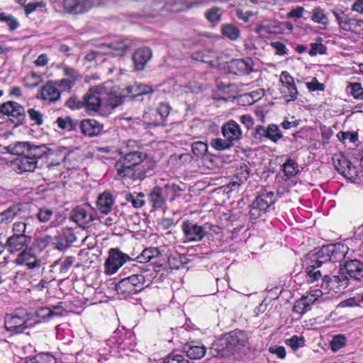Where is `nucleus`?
<instances>
[{
    "label": "nucleus",
    "mask_w": 363,
    "mask_h": 363,
    "mask_svg": "<svg viewBox=\"0 0 363 363\" xmlns=\"http://www.w3.org/2000/svg\"><path fill=\"white\" fill-rule=\"evenodd\" d=\"M8 116L16 125H22L26 121L24 107L13 101H7L0 104V118Z\"/></svg>",
    "instance_id": "obj_9"
},
{
    "label": "nucleus",
    "mask_w": 363,
    "mask_h": 363,
    "mask_svg": "<svg viewBox=\"0 0 363 363\" xmlns=\"http://www.w3.org/2000/svg\"><path fill=\"white\" fill-rule=\"evenodd\" d=\"M277 201V196L270 188L264 187L259 190L249 206V220L251 223H254L262 218Z\"/></svg>",
    "instance_id": "obj_4"
},
{
    "label": "nucleus",
    "mask_w": 363,
    "mask_h": 363,
    "mask_svg": "<svg viewBox=\"0 0 363 363\" xmlns=\"http://www.w3.org/2000/svg\"><path fill=\"white\" fill-rule=\"evenodd\" d=\"M281 167L284 176L289 179L294 177L299 172L298 163L291 157L286 159Z\"/></svg>",
    "instance_id": "obj_44"
},
{
    "label": "nucleus",
    "mask_w": 363,
    "mask_h": 363,
    "mask_svg": "<svg viewBox=\"0 0 363 363\" xmlns=\"http://www.w3.org/2000/svg\"><path fill=\"white\" fill-rule=\"evenodd\" d=\"M28 313L24 309H17L13 313L6 314L4 317V326L12 335L21 334L29 328Z\"/></svg>",
    "instance_id": "obj_6"
},
{
    "label": "nucleus",
    "mask_w": 363,
    "mask_h": 363,
    "mask_svg": "<svg viewBox=\"0 0 363 363\" xmlns=\"http://www.w3.org/2000/svg\"><path fill=\"white\" fill-rule=\"evenodd\" d=\"M34 363H61L51 352H40L35 355Z\"/></svg>",
    "instance_id": "obj_59"
},
{
    "label": "nucleus",
    "mask_w": 363,
    "mask_h": 363,
    "mask_svg": "<svg viewBox=\"0 0 363 363\" xmlns=\"http://www.w3.org/2000/svg\"><path fill=\"white\" fill-rule=\"evenodd\" d=\"M172 111L171 106L166 103H161L156 109V116H159V119L156 121L155 125H165L167 117Z\"/></svg>",
    "instance_id": "obj_43"
},
{
    "label": "nucleus",
    "mask_w": 363,
    "mask_h": 363,
    "mask_svg": "<svg viewBox=\"0 0 363 363\" xmlns=\"http://www.w3.org/2000/svg\"><path fill=\"white\" fill-rule=\"evenodd\" d=\"M162 189L163 192H164V194L166 200L168 199L170 201H174L177 196H180V193L182 190L179 185L175 184H167L164 185V187H162Z\"/></svg>",
    "instance_id": "obj_51"
},
{
    "label": "nucleus",
    "mask_w": 363,
    "mask_h": 363,
    "mask_svg": "<svg viewBox=\"0 0 363 363\" xmlns=\"http://www.w3.org/2000/svg\"><path fill=\"white\" fill-rule=\"evenodd\" d=\"M306 340L303 336L294 335L289 339L285 340V344L290 347L294 352L305 345Z\"/></svg>",
    "instance_id": "obj_55"
},
{
    "label": "nucleus",
    "mask_w": 363,
    "mask_h": 363,
    "mask_svg": "<svg viewBox=\"0 0 363 363\" xmlns=\"http://www.w3.org/2000/svg\"><path fill=\"white\" fill-rule=\"evenodd\" d=\"M32 247L27 248L18 254L17 257L14 260V263L18 265H25L29 269H34L40 265V260Z\"/></svg>",
    "instance_id": "obj_28"
},
{
    "label": "nucleus",
    "mask_w": 363,
    "mask_h": 363,
    "mask_svg": "<svg viewBox=\"0 0 363 363\" xmlns=\"http://www.w3.org/2000/svg\"><path fill=\"white\" fill-rule=\"evenodd\" d=\"M114 198L109 191H104L97 198L96 206V210L102 214L108 215L113 210Z\"/></svg>",
    "instance_id": "obj_32"
},
{
    "label": "nucleus",
    "mask_w": 363,
    "mask_h": 363,
    "mask_svg": "<svg viewBox=\"0 0 363 363\" xmlns=\"http://www.w3.org/2000/svg\"><path fill=\"white\" fill-rule=\"evenodd\" d=\"M160 254V250L157 247H147L135 258V260L139 263L145 264L157 258Z\"/></svg>",
    "instance_id": "obj_37"
},
{
    "label": "nucleus",
    "mask_w": 363,
    "mask_h": 363,
    "mask_svg": "<svg viewBox=\"0 0 363 363\" xmlns=\"http://www.w3.org/2000/svg\"><path fill=\"white\" fill-rule=\"evenodd\" d=\"M253 61L250 57L233 59L229 62L228 69L231 74L238 76L249 74L253 69Z\"/></svg>",
    "instance_id": "obj_21"
},
{
    "label": "nucleus",
    "mask_w": 363,
    "mask_h": 363,
    "mask_svg": "<svg viewBox=\"0 0 363 363\" xmlns=\"http://www.w3.org/2000/svg\"><path fill=\"white\" fill-rule=\"evenodd\" d=\"M50 151V149L46 145H35L33 143L29 142L19 157L32 156L35 157L37 156H45V157H48Z\"/></svg>",
    "instance_id": "obj_35"
},
{
    "label": "nucleus",
    "mask_w": 363,
    "mask_h": 363,
    "mask_svg": "<svg viewBox=\"0 0 363 363\" xmlns=\"http://www.w3.org/2000/svg\"><path fill=\"white\" fill-rule=\"evenodd\" d=\"M30 120L33 123V125L40 126L44 123L43 114L39 110L35 108H30L27 111Z\"/></svg>",
    "instance_id": "obj_58"
},
{
    "label": "nucleus",
    "mask_w": 363,
    "mask_h": 363,
    "mask_svg": "<svg viewBox=\"0 0 363 363\" xmlns=\"http://www.w3.org/2000/svg\"><path fill=\"white\" fill-rule=\"evenodd\" d=\"M250 169L248 166L242 163L240 167L238 169V172L236 174V180L230 182L229 186L233 189H235V186H239L245 182L247 181L250 176Z\"/></svg>",
    "instance_id": "obj_38"
},
{
    "label": "nucleus",
    "mask_w": 363,
    "mask_h": 363,
    "mask_svg": "<svg viewBox=\"0 0 363 363\" xmlns=\"http://www.w3.org/2000/svg\"><path fill=\"white\" fill-rule=\"evenodd\" d=\"M77 240L74 230L71 228H63L56 236V248L64 250L70 247Z\"/></svg>",
    "instance_id": "obj_30"
},
{
    "label": "nucleus",
    "mask_w": 363,
    "mask_h": 363,
    "mask_svg": "<svg viewBox=\"0 0 363 363\" xmlns=\"http://www.w3.org/2000/svg\"><path fill=\"white\" fill-rule=\"evenodd\" d=\"M347 90L350 91V93L355 99L363 100V87L360 83H350L347 86Z\"/></svg>",
    "instance_id": "obj_60"
},
{
    "label": "nucleus",
    "mask_w": 363,
    "mask_h": 363,
    "mask_svg": "<svg viewBox=\"0 0 363 363\" xmlns=\"http://www.w3.org/2000/svg\"><path fill=\"white\" fill-rule=\"evenodd\" d=\"M56 67L62 70L63 75L65 77V79H69L70 82L75 84L82 79V76L77 69L65 63L58 64Z\"/></svg>",
    "instance_id": "obj_39"
},
{
    "label": "nucleus",
    "mask_w": 363,
    "mask_h": 363,
    "mask_svg": "<svg viewBox=\"0 0 363 363\" xmlns=\"http://www.w3.org/2000/svg\"><path fill=\"white\" fill-rule=\"evenodd\" d=\"M107 47L111 49L114 55H123L125 52L128 51L130 48V45L125 40H115L111 41Z\"/></svg>",
    "instance_id": "obj_45"
},
{
    "label": "nucleus",
    "mask_w": 363,
    "mask_h": 363,
    "mask_svg": "<svg viewBox=\"0 0 363 363\" xmlns=\"http://www.w3.org/2000/svg\"><path fill=\"white\" fill-rule=\"evenodd\" d=\"M26 205L23 203H15L0 212L1 223H10L16 218H25Z\"/></svg>",
    "instance_id": "obj_20"
},
{
    "label": "nucleus",
    "mask_w": 363,
    "mask_h": 363,
    "mask_svg": "<svg viewBox=\"0 0 363 363\" xmlns=\"http://www.w3.org/2000/svg\"><path fill=\"white\" fill-rule=\"evenodd\" d=\"M94 6L92 0H63L62 8L70 15H80L90 11Z\"/></svg>",
    "instance_id": "obj_16"
},
{
    "label": "nucleus",
    "mask_w": 363,
    "mask_h": 363,
    "mask_svg": "<svg viewBox=\"0 0 363 363\" xmlns=\"http://www.w3.org/2000/svg\"><path fill=\"white\" fill-rule=\"evenodd\" d=\"M228 338L234 343V347L236 350H239L244 347L247 342L248 337L245 331L233 330L228 333Z\"/></svg>",
    "instance_id": "obj_36"
},
{
    "label": "nucleus",
    "mask_w": 363,
    "mask_h": 363,
    "mask_svg": "<svg viewBox=\"0 0 363 363\" xmlns=\"http://www.w3.org/2000/svg\"><path fill=\"white\" fill-rule=\"evenodd\" d=\"M27 229L28 223L26 222L16 221L12 224V234L7 238L5 243V248L10 254H18L28 248L32 237Z\"/></svg>",
    "instance_id": "obj_3"
},
{
    "label": "nucleus",
    "mask_w": 363,
    "mask_h": 363,
    "mask_svg": "<svg viewBox=\"0 0 363 363\" xmlns=\"http://www.w3.org/2000/svg\"><path fill=\"white\" fill-rule=\"evenodd\" d=\"M204 17L211 26H217L222 19L221 8L217 6H212L205 11Z\"/></svg>",
    "instance_id": "obj_41"
},
{
    "label": "nucleus",
    "mask_w": 363,
    "mask_h": 363,
    "mask_svg": "<svg viewBox=\"0 0 363 363\" xmlns=\"http://www.w3.org/2000/svg\"><path fill=\"white\" fill-rule=\"evenodd\" d=\"M182 230L187 242H199L204 238L206 233V225H199L191 220H185L182 224Z\"/></svg>",
    "instance_id": "obj_13"
},
{
    "label": "nucleus",
    "mask_w": 363,
    "mask_h": 363,
    "mask_svg": "<svg viewBox=\"0 0 363 363\" xmlns=\"http://www.w3.org/2000/svg\"><path fill=\"white\" fill-rule=\"evenodd\" d=\"M162 363H189L182 353L173 350L162 359Z\"/></svg>",
    "instance_id": "obj_53"
},
{
    "label": "nucleus",
    "mask_w": 363,
    "mask_h": 363,
    "mask_svg": "<svg viewBox=\"0 0 363 363\" xmlns=\"http://www.w3.org/2000/svg\"><path fill=\"white\" fill-rule=\"evenodd\" d=\"M45 156L37 157H17L11 162L13 169L19 174L28 172H33L37 168L38 162Z\"/></svg>",
    "instance_id": "obj_18"
},
{
    "label": "nucleus",
    "mask_w": 363,
    "mask_h": 363,
    "mask_svg": "<svg viewBox=\"0 0 363 363\" xmlns=\"http://www.w3.org/2000/svg\"><path fill=\"white\" fill-rule=\"evenodd\" d=\"M182 352L191 359H201L205 356L206 348L201 341L191 340L183 345Z\"/></svg>",
    "instance_id": "obj_23"
},
{
    "label": "nucleus",
    "mask_w": 363,
    "mask_h": 363,
    "mask_svg": "<svg viewBox=\"0 0 363 363\" xmlns=\"http://www.w3.org/2000/svg\"><path fill=\"white\" fill-rule=\"evenodd\" d=\"M206 233L208 243L211 247L218 248L223 244L224 233L220 227L212 223H206Z\"/></svg>",
    "instance_id": "obj_22"
},
{
    "label": "nucleus",
    "mask_w": 363,
    "mask_h": 363,
    "mask_svg": "<svg viewBox=\"0 0 363 363\" xmlns=\"http://www.w3.org/2000/svg\"><path fill=\"white\" fill-rule=\"evenodd\" d=\"M162 187L156 186L151 189L148 194V201L154 210L162 209L166 202V198Z\"/></svg>",
    "instance_id": "obj_34"
},
{
    "label": "nucleus",
    "mask_w": 363,
    "mask_h": 363,
    "mask_svg": "<svg viewBox=\"0 0 363 363\" xmlns=\"http://www.w3.org/2000/svg\"><path fill=\"white\" fill-rule=\"evenodd\" d=\"M253 136L259 141L268 139L276 143L282 138L283 135L277 125L270 123L266 127L261 125H257Z\"/></svg>",
    "instance_id": "obj_15"
},
{
    "label": "nucleus",
    "mask_w": 363,
    "mask_h": 363,
    "mask_svg": "<svg viewBox=\"0 0 363 363\" xmlns=\"http://www.w3.org/2000/svg\"><path fill=\"white\" fill-rule=\"evenodd\" d=\"M233 344L226 333L213 342V348L217 352L218 355L227 357L237 351Z\"/></svg>",
    "instance_id": "obj_27"
},
{
    "label": "nucleus",
    "mask_w": 363,
    "mask_h": 363,
    "mask_svg": "<svg viewBox=\"0 0 363 363\" xmlns=\"http://www.w3.org/2000/svg\"><path fill=\"white\" fill-rule=\"evenodd\" d=\"M71 218L82 227L86 226L94 220V213L82 206H77L72 211Z\"/></svg>",
    "instance_id": "obj_29"
},
{
    "label": "nucleus",
    "mask_w": 363,
    "mask_h": 363,
    "mask_svg": "<svg viewBox=\"0 0 363 363\" xmlns=\"http://www.w3.org/2000/svg\"><path fill=\"white\" fill-rule=\"evenodd\" d=\"M106 96V89L100 86L90 88L84 96L85 110L87 112H98L103 109V101Z\"/></svg>",
    "instance_id": "obj_11"
},
{
    "label": "nucleus",
    "mask_w": 363,
    "mask_h": 363,
    "mask_svg": "<svg viewBox=\"0 0 363 363\" xmlns=\"http://www.w3.org/2000/svg\"><path fill=\"white\" fill-rule=\"evenodd\" d=\"M16 278V274L14 272H0V288L4 290L11 289Z\"/></svg>",
    "instance_id": "obj_50"
},
{
    "label": "nucleus",
    "mask_w": 363,
    "mask_h": 363,
    "mask_svg": "<svg viewBox=\"0 0 363 363\" xmlns=\"http://www.w3.org/2000/svg\"><path fill=\"white\" fill-rule=\"evenodd\" d=\"M141 140H128L118 150L114 164L116 175L122 180L143 181L152 176L156 161L144 148Z\"/></svg>",
    "instance_id": "obj_1"
},
{
    "label": "nucleus",
    "mask_w": 363,
    "mask_h": 363,
    "mask_svg": "<svg viewBox=\"0 0 363 363\" xmlns=\"http://www.w3.org/2000/svg\"><path fill=\"white\" fill-rule=\"evenodd\" d=\"M124 92L126 93L127 101L138 104H149L154 89L151 86L135 82L127 86L124 89Z\"/></svg>",
    "instance_id": "obj_7"
},
{
    "label": "nucleus",
    "mask_w": 363,
    "mask_h": 363,
    "mask_svg": "<svg viewBox=\"0 0 363 363\" xmlns=\"http://www.w3.org/2000/svg\"><path fill=\"white\" fill-rule=\"evenodd\" d=\"M349 285V279L342 272H338L337 274H333L328 269L326 274L322 279L320 287L327 291L342 293Z\"/></svg>",
    "instance_id": "obj_10"
},
{
    "label": "nucleus",
    "mask_w": 363,
    "mask_h": 363,
    "mask_svg": "<svg viewBox=\"0 0 363 363\" xmlns=\"http://www.w3.org/2000/svg\"><path fill=\"white\" fill-rule=\"evenodd\" d=\"M53 215V211L48 207H43L38 209L35 214L36 218L40 223H46L49 221Z\"/></svg>",
    "instance_id": "obj_62"
},
{
    "label": "nucleus",
    "mask_w": 363,
    "mask_h": 363,
    "mask_svg": "<svg viewBox=\"0 0 363 363\" xmlns=\"http://www.w3.org/2000/svg\"><path fill=\"white\" fill-rule=\"evenodd\" d=\"M55 123L59 129L68 132L74 130L77 125V122L71 116L58 117Z\"/></svg>",
    "instance_id": "obj_46"
},
{
    "label": "nucleus",
    "mask_w": 363,
    "mask_h": 363,
    "mask_svg": "<svg viewBox=\"0 0 363 363\" xmlns=\"http://www.w3.org/2000/svg\"><path fill=\"white\" fill-rule=\"evenodd\" d=\"M55 84L54 80L48 81L38 91L37 99L49 104L58 101L60 99L61 91Z\"/></svg>",
    "instance_id": "obj_17"
},
{
    "label": "nucleus",
    "mask_w": 363,
    "mask_h": 363,
    "mask_svg": "<svg viewBox=\"0 0 363 363\" xmlns=\"http://www.w3.org/2000/svg\"><path fill=\"white\" fill-rule=\"evenodd\" d=\"M221 33L231 40H236L240 37V31L239 28L233 24L226 23L223 25Z\"/></svg>",
    "instance_id": "obj_52"
},
{
    "label": "nucleus",
    "mask_w": 363,
    "mask_h": 363,
    "mask_svg": "<svg viewBox=\"0 0 363 363\" xmlns=\"http://www.w3.org/2000/svg\"><path fill=\"white\" fill-rule=\"evenodd\" d=\"M131 260L132 258L128 254L123 252L120 248H110L104 265V272L106 275L114 274L123 264Z\"/></svg>",
    "instance_id": "obj_8"
},
{
    "label": "nucleus",
    "mask_w": 363,
    "mask_h": 363,
    "mask_svg": "<svg viewBox=\"0 0 363 363\" xmlns=\"http://www.w3.org/2000/svg\"><path fill=\"white\" fill-rule=\"evenodd\" d=\"M311 20L316 23L327 26L329 24V19L325 13V10L319 6H315L312 10Z\"/></svg>",
    "instance_id": "obj_48"
},
{
    "label": "nucleus",
    "mask_w": 363,
    "mask_h": 363,
    "mask_svg": "<svg viewBox=\"0 0 363 363\" xmlns=\"http://www.w3.org/2000/svg\"><path fill=\"white\" fill-rule=\"evenodd\" d=\"M279 82L282 85V94L289 99L287 101H294L298 99V91L294 82V78L288 71H282L280 74Z\"/></svg>",
    "instance_id": "obj_19"
},
{
    "label": "nucleus",
    "mask_w": 363,
    "mask_h": 363,
    "mask_svg": "<svg viewBox=\"0 0 363 363\" xmlns=\"http://www.w3.org/2000/svg\"><path fill=\"white\" fill-rule=\"evenodd\" d=\"M335 169L345 178L355 180L358 176V170L355 166L343 154L335 155L333 157Z\"/></svg>",
    "instance_id": "obj_12"
},
{
    "label": "nucleus",
    "mask_w": 363,
    "mask_h": 363,
    "mask_svg": "<svg viewBox=\"0 0 363 363\" xmlns=\"http://www.w3.org/2000/svg\"><path fill=\"white\" fill-rule=\"evenodd\" d=\"M51 236L45 235L43 237L38 238L35 241L33 242L32 245V249L34 251H38V252H43L45 249H46L50 243Z\"/></svg>",
    "instance_id": "obj_56"
},
{
    "label": "nucleus",
    "mask_w": 363,
    "mask_h": 363,
    "mask_svg": "<svg viewBox=\"0 0 363 363\" xmlns=\"http://www.w3.org/2000/svg\"><path fill=\"white\" fill-rule=\"evenodd\" d=\"M126 270L131 274L121 279L115 286L117 294L123 298L137 294L144 289L145 279L140 272L147 271L137 264H132L130 267H125L123 269L124 274H126Z\"/></svg>",
    "instance_id": "obj_2"
},
{
    "label": "nucleus",
    "mask_w": 363,
    "mask_h": 363,
    "mask_svg": "<svg viewBox=\"0 0 363 363\" xmlns=\"http://www.w3.org/2000/svg\"><path fill=\"white\" fill-rule=\"evenodd\" d=\"M347 274L352 279H363V263L358 259H350L344 264Z\"/></svg>",
    "instance_id": "obj_33"
},
{
    "label": "nucleus",
    "mask_w": 363,
    "mask_h": 363,
    "mask_svg": "<svg viewBox=\"0 0 363 363\" xmlns=\"http://www.w3.org/2000/svg\"><path fill=\"white\" fill-rule=\"evenodd\" d=\"M43 82L40 74H37L34 71H31L26 74L23 79V86L29 89H33L38 87Z\"/></svg>",
    "instance_id": "obj_42"
},
{
    "label": "nucleus",
    "mask_w": 363,
    "mask_h": 363,
    "mask_svg": "<svg viewBox=\"0 0 363 363\" xmlns=\"http://www.w3.org/2000/svg\"><path fill=\"white\" fill-rule=\"evenodd\" d=\"M191 151L196 160H201L208 153V145L201 141L194 142L191 144Z\"/></svg>",
    "instance_id": "obj_49"
},
{
    "label": "nucleus",
    "mask_w": 363,
    "mask_h": 363,
    "mask_svg": "<svg viewBox=\"0 0 363 363\" xmlns=\"http://www.w3.org/2000/svg\"><path fill=\"white\" fill-rule=\"evenodd\" d=\"M348 250V247L342 243L327 245L318 250L317 257L324 261L329 268H335L334 264L344 260Z\"/></svg>",
    "instance_id": "obj_5"
},
{
    "label": "nucleus",
    "mask_w": 363,
    "mask_h": 363,
    "mask_svg": "<svg viewBox=\"0 0 363 363\" xmlns=\"http://www.w3.org/2000/svg\"><path fill=\"white\" fill-rule=\"evenodd\" d=\"M311 49L308 51V55L311 57H314L317 55L327 54V47L321 43H312L310 44Z\"/></svg>",
    "instance_id": "obj_63"
},
{
    "label": "nucleus",
    "mask_w": 363,
    "mask_h": 363,
    "mask_svg": "<svg viewBox=\"0 0 363 363\" xmlns=\"http://www.w3.org/2000/svg\"><path fill=\"white\" fill-rule=\"evenodd\" d=\"M152 57V52L150 48L142 47L137 49L132 55L134 69L137 72L144 70Z\"/></svg>",
    "instance_id": "obj_24"
},
{
    "label": "nucleus",
    "mask_w": 363,
    "mask_h": 363,
    "mask_svg": "<svg viewBox=\"0 0 363 363\" xmlns=\"http://www.w3.org/2000/svg\"><path fill=\"white\" fill-rule=\"evenodd\" d=\"M55 84H57V88L62 92L71 93L72 89L75 86V84L70 82L69 79L62 78L61 79L54 80Z\"/></svg>",
    "instance_id": "obj_61"
},
{
    "label": "nucleus",
    "mask_w": 363,
    "mask_h": 363,
    "mask_svg": "<svg viewBox=\"0 0 363 363\" xmlns=\"http://www.w3.org/2000/svg\"><path fill=\"white\" fill-rule=\"evenodd\" d=\"M125 101H127V97L124 89L121 93H118L115 90L111 91L109 93L106 91V96L103 101V109L105 111L114 109Z\"/></svg>",
    "instance_id": "obj_25"
},
{
    "label": "nucleus",
    "mask_w": 363,
    "mask_h": 363,
    "mask_svg": "<svg viewBox=\"0 0 363 363\" xmlns=\"http://www.w3.org/2000/svg\"><path fill=\"white\" fill-rule=\"evenodd\" d=\"M125 200L135 208H140L145 203V195L143 192H128L125 194Z\"/></svg>",
    "instance_id": "obj_40"
},
{
    "label": "nucleus",
    "mask_w": 363,
    "mask_h": 363,
    "mask_svg": "<svg viewBox=\"0 0 363 363\" xmlns=\"http://www.w3.org/2000/svg\"><path fill=\"white\" fill-rule=\"evenodd\" d=\"M79 128L83 135L92 138L103 132L104 125L94 119L88 118L81 121Z\"/></svg>",
    "instance_id": "obj_31"
},
{
    "label": "nucleus",
    "mask_w": 363,
    "mask_h": 363,
    "mask_svg": "<svg viewBox=\"0 0 363 363\" xmlns=\"http://www.w3.org/2000/svg\"><path fill=\"white\" fill-rule=\"evenodd\" d=\"M209 0H184L181 3L182 8L180 11L187 12L202 6L208 5Z\"/></svg>",
    "instance_id": "obj_47"
},
{
    "label": "nucleus",
    "mask_w": 363,
    "mask_h": 363,
    "mask_svg": "<svg viewBox=\"0 0 363 363\" xmlns=\"http://www.w3.org/2000/svg\"><path fill=\"white\" fill-rule=\"evenodd\" d=\"M211 146L218 151L230 150L234 145L228 139L220 138H213L210 142Z\"/></svg>",
    "instance_id": "obj_54"
},
{
    "label": "nucleus",
    "mask_w": 363,
    "mask_h": 363,
    "mask_svg": "<svg viewBox=\"0 0 363 363\" xmlns=\"http://www.w3.org/2000/svg\"><path fill=\"white\" fill-rule=\"evenodd\" d=\"M328 269L324 261L317 257L315 259L311 260L305 267L306 281L308 283H313L320 278L323 279Z\"/></svg>",
    "instance_id": "obj_14"
},
{
    "label": "nucleus",
    "mask_w": 363,
    "mask_h": 363,
    "mask_svg": "<svg viewBox=\"0 0 363 363\" xmlns=\"http://www.w3.org/2000/svg\"><path fill=\"white\" fill-rule=\"evenodd\" d=\"M346 344V338L343 335H335L330 341V348L333 352H337Z\"/></svg>",
    "instance_id": "obj_64"
},
{
    "label": "nucleus",
    "mask_w": 363,
    "mask_h": 363,
    "mask_svg": "<svg viewBox=\"0 0 363 363\" xmlns=\"http://www.w3.org/2000/svg\"><path fill=\"white\" fill-rule=\"evenodd\" d=\"M221 131L223 137L230 140L233 145L241 139L242 135L240 125L234 120H230L223 124Z\"/></svg>",
    "instance_id": "obj_26"
},
{
    "label": "nucleus",
    "mask_w": 363,
    "mask_h": 363,
    "mask_svg": "<svg viewBox=\"0 0 363 363\" xmlns=\"http://www.w3.org/2000/svg\"><path fill=\"white\" fill-rule=\"evenodd\" d=\"M0 21L5 22L11 31H13L20 26L18 20L12 14L0 13Z\"/></svg>",
    "instance_id": "obj_57"
}]
</instances>
